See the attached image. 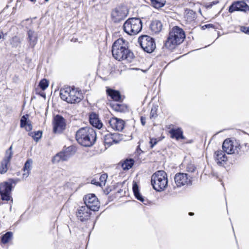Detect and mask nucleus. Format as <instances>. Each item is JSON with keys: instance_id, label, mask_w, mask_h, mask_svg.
<instances>
[{"instance_id": "de8ad7c7", "label": "nucleus", "mask_w": 249, "mask_h": 249, "mask_svg": "<svg viewBox=\"0 0 249 249\" xmlns=\"http://www.w3.org/2000/svg\"><path fill=\"white\" fill-rule=\"evenodd\" d=\"M97 182H98V181H95V180H92L91 181V183H92V184H95V185H96V186H97Z\"/></svg>"}, {"instance_id": "e433bc0d", "label": "nucleus", "mask_w": 249, "mask_h": 249, "mask_svg": "<svg viewBox=\"0 0 249 249\" xmlns=\"http://www.w3.org/2000/svg\"><path fill=\"white\" fill-rule=\"evenodd\" d=\"M157 115L156 108V107L152 108L151 112H150V118L151 119L154 118L156 117Z\"/></svg>"}, {"instance_id": "aec40b11", "label": "nucleus", "mask_w": 249, "mask_h": 249, "mask_svg": "<svg viewBox=\"0 0 249 249\" xmlns=\"http://www.w3.org/2000/svg\"><path fill=\"white\" fill-rule=\"evenodd\" d=\"M33 163V161L31 159H28L25 162L22 169L23 173L22 178L23 179H25L29 177L32 169Z\"/></svg>"}, {"instance_id": "4be33fe9", "label": "nucleus", "mask_w": 249, "mask_h": 249, "mask_svg": "<svg viewBox=\"0 0 249 249\" xmlns=\"http://www.w3.org/2000/svg\"><path fill=\"white\" fill-rule=\"evenodd\" d=\"M214 159L217 164L221 165L223 163L225 162L227 160V158L224 152L221 150H218L214 153Z\"/></svg>"}, {"instance_id": "c9c22d12", "label": "nucleus", "mask_w": 249, "mask_h": 249, "mask_svg": "<svg viewBox=\"0 0 249 249\" xmlns=\"http://www.w3.org/2000/svg\"><path fill=\"white\" fill-rule=\"evenodd\" d=\"M196 167L193 164L189 163L186 167V170L189 172H193L195 171Z\"/></svg>"}, {"instance_id": "9b49d317", "label": "nucleus", "mask_w": 249, "mask_h": 249, "mask_svg": "<svg viewBox=\"0 0 249 249\" xmlns=\"http://www.w3.org/2000/svg\"><path fill=\"white\" fill-rule=\"evenodd\" d=\"M12 189L11 184L8 182L0 184V195L2 200L9 201L12 199Z\"/></svg>"}, {"instance_id": "bb28decb", "label": "nucleus", "mask_w": 249, "mask_h": 249, "mask_svg": "<svg viewBox=\"0 0 249 249\" xmlns=\"http://www.w3.org/2000/svg\"><path fill=\"white\" fill-rule=\"evenodd\" d=\"M162 25L159 20L153 21L150 25L151 31L155 34L159 33L162 29Z\"/></svg>"}, {"instance_id": "3c124183", "label": "nucleus", "mask_w": 249, "mask_h": 249, "mask_svg": "<svg viewBox=\"0 0 249 249\" xmlns=\"http://www.w3.org/2000/svg\"><path fill=\"white\" fill-rule=\"evenodd\" d=\"M49 0H45V1L46 2H47V1H48Z\"/></svg>"}, {"instance_id": "20e7f679", "label": "nucleus", "mask_w": 249, "mask_h": 249, "mask_svg": "<svg viewBox=\"0 0 249 249\" xmlns=\"http://www.w3.org/2000/svg\"><path fill=\"white\" fill-rule=\"evenodd\" d=\"M61 98L70 104L80 102L83 98L82 94L77 89L67 87L61 89L60 91Z\"/></svg>"}, {"instance_id": "a878e982", "label": "nucleus", "mask_w": 249, "mask_h": 249, "mask_svg": "<svg viewBox=\"0 0 249 249\" xmlns=\"http://www.w3.org/2000/svg\"><path fill=\"white\" fill-rule=\"evenodd\" d=\"M107 93L113 100L115 101L121 100V95L119 91L107 89Z\"/></svg>"}, {"instance_id": "6e6552de", "label": "nucleus", "mask_w": 249, "mask_h": 249, "mask_svg": "<svg viewBox=\"0 0 249 249\" xmlns=\"http://www.w3.org/2000/svg\"><path fill=\"white\" fill-rule=\"evenodd\" d=\"M243 147V145H241L236 141L233 142L229 139L225 140L222 145L223 150L228 154H239Z\"/></svg>"}, {"instance_id": "72a5a7b5", "label": "nucleus", "mask_w": 249, "mask_h": 249, "mask_svg": "<svg viewBox=\"0 0 249 249\" xmlns=\"http://www.w3.org/2000/svg\"><path fill=\"white\" fill-rule=\"evenodd\" d=\"M48 81L45 79L41 80L39 84V86L43 90H45L48 87Z\"/></svg>"}, {"instance_id": "b1692460", "label": "nucleus", "mask_w": 249, "mask_h": 249, "mask_svg": "<svg viewBox=\"0 0 249 249\" xmlns=\"http://www.w3.org/2000/svg\"><path fill=\"white\" fill-rule=\"evenodd\" d=\"M133 191L134 194L136 198L142 202L144 204H146L147 200L144 199V198L140 194L139 191V187L137 183L135 182L133 183Z\"/></svg>"}, {"instance_id": "2f4dec72", "label": "nucleus", "mask_w": 249, "mask_h": 249, "mask_svg": "<svg viewBox=\"0 0 249 249\" xmlns=\"http://www.w3.org/2000/svg\"><path fill=\"white\" fill-rule=\"evenodd\" d=\"M107 178V176L106 174H102L99 178V181L97 183V186L101 187L104 186L106 184V182Z\"/></svg>"}, {"instance_id": "f257e3e1", "label": "nucleus", "mask_w": 249, "mask_h": 249, "mask_svg": "<svg viewBox=\"0 0 249 249\" xmlns=\"http://www.w3.org/2000/svg\"><path fill=\"white\" fill-rule=\"evenodd\" d=\"M113 57L118 61L131 63L134 59L133 53L128 49L127 42L122 38L116 40L112 47Z\"/></svg>"}, {"instance_id": "dca6fc26", "label": "nucleus", "mask_w": 249, "mask_h": 249, "mask_svg": "<svg viewBox=\"0 0 249 249\" xmlns=\"http://www.w3.org/2000/svg\"><path fill=\"white\" fill-rule=\"evenodd\" d=\"M91 211L85 205L80 207L77 212V216L78 219L82 222L89 220L91 215Z\"/></svg>"}, {"instance_id": "7ed1b4c3", "label": "nucleus", "mask_w": 249, "mask_h": 249, "mask_svg": "<svg viewBox=\"0 0 249 249\" xmlns=\"http://www.w3.org/2000/svg\"><path fill=\"white\" fill-rule=\"evenodd\" d=\"M185 38L184 31L178 26L173 27L170 32L169 36L164 45L169 50L174 49L176 46L182 43Z\"/></svg>"}, {"instance_id": "f8f14e48", "label": "nucleus", "mask_w": 249, "mask_h": 249, "mask_svg": "<svg viewBox=\"0 0 249 249\" xmlns=\"http://www.w3.org/2000/svg\"><path fill=\"white\" fill-rule=\"evenodd\" d=\"M174 180L178 187L188 185L191 182L190 177L187 174L183 173L176 174L174 177Z\"/></svg>"}, {"instance_id": "f3484780", "label": "nucleus", "mask_w": 249, "mask_h": 249, "mask_svg": "<svg viewBox=\"0 0 249 249\" xmlns=\"http://www.w3.org/2000/svg\"><path fill=\"white\" fill-rule=\"evenodd\" d=\"M249 10V6L243 1H238L233 2L229 7V11L232 13L235 11L246 12Z\"/></svg>"}, {"instance_id": "58836bf2", "label": "nucleus", "mask_w": 249, "mask_h": 249, "mask_svg": "<svg viewBox=\"0 0 249 249\" xmlns=\"http://www.w3.org/2000/svg\"><path fill=\"white\" fill-rule=\"evenodd\" d=\"M240 30L242 32H244L246 33V34L249 35V28L245 27V26H241L240 27Z\"/></svg>"}, {"instance_id": "09e8293b", "label": "nucleus", "mask_w": 249, "mask_h": 249, "mask_svg": "<svg viewBox=\"0 0 249 249\" xmlns=\"http://www.w3.org/2000/svg\"><path fill=\"white\" fill-rule=\"evenodd\" d=\"M189 214L190 215H194V213H192V212L189 213Z\"/></svg>"}, {"instance_id": "a19ab883", "label": "nucleus", "mask_w": 249, "mask_h": 249, "mask_svg": "<svg viewBox=\"0 0 249 249\" xmlns=\"http://www.w3.org/2000/svg\"><path fill=\"white\" fill-rule=\"evenodd\" d=\"M158 141L156 139L151 138L150 141V143L151 144V147L153 148L155 145L157 144Z\"/></svg>"}, {"instance_id": "1a4fd4ad", "label": "nucleus", "mask_w": 249, "mask_h": 249, "mask_svg": "<svg viewBox=\"0 0 249 249\" xmlns=\"http://www.w3.org/2000/svg\"><path fill=\"white\" fill-rule=\"evenodd\" d=\"M128 11L124 6H118L113 9L111 12V18L113 22L119 23L127 17Z\"/></svg>"}, {"instance_id": "a211bd4d", "label": "nucleus", "mask_w": 249, "mask_h": 249, "mask_svg": "<svg viewBox=\"0 0 249 249\" xmlns=\"http://www.w3.org/2000/svg\"><path fill=\"white\" fill-rule=\"evenodd\" d=\"M109 124L111 127L117 131H121L123 129L124 125V121L117 118H112L109 121Z\"/></svg>"}, {"instance_id": "c03bdc74", "label": "nucleus", "mask_w": 249, "mask_h": 249, "mask_svg": "<svg viewBox=\"0 0 249 249\" xmlns=\"http://www.w3.org/2000/svg\"><path fill=\"white\" fill-rule=\"evenodd\" d=\"M145 120H146V118L145 117H141V123H142V125H145V124L146 123Z\"/></svg>"}, {"instance_id": "393cba45", "label": "nucleus", "mask_w": 249, "mask_h": 249, "mask_svg": "<svg viewBox=\"0 0 249 249\" xmlns=\"http://www.w3.org/2000/svg\"><path fill=\"white\" fill-rule=\"evenodd\" d=\"M28 40L30 45L32 48H34L37 41V34L32 30H29L28 33Z\"/></svg>"}, {"instance_id": "c85d7f7f", "label": "nucleus", "mask_w": 249, "mask_h": 249, "mask_svg": "<svg viewBox=\"0 0 249 249\" xmlns=\"http://www.w3.org/2000/svg\"><path fill=\"white\" fill-rule=\"evenodd\" d=\"M13 233L12 232H7L3 234L1 237V241L2 243H7L12 238Z\"/></svg>"}, {"instance_id": "a18cd8bd", "label": "nucleus", "mask_w": 249, "mask_h": 249, "mask_svg": "<svg viewBox=\"0 0 249 249\" xmlns=\"http://www.w3.org/2000/svg\"><path fill=\"white\" fill-rule=\"evenodd\" d=\"M193 15L194 14V12H193V11L192 10H189L188 11V12L187 13V14H186V16H188V15Z\"/></svg>"}, {"instance_id": "7c9ffc66", "label": "nucleus", "mask_w": 249, "mask_h": 249, "mask_svg": "<svg viewBox=\"0 0 249 249\" xmlns=\"http://www.w3.org/2000/svg\"><path fill=\"white\" fill-rule=\"evenodd\" d=\"M29 135L32 137L36 142H37L42 136V132L40 131L31 132L29 133Z\"/></svg>"}, {"instance_id": "ea45409f", "label": "nucleus", "mask_w": 249, "mask_h": 249, "mask_svg": "<svg viewBox=\"0 0 249 249\" xmlns=\"http://www.w3.org/2000/svg\"><path fill=\"white\" fill-rule=\"evenodd\" d=\"M24 128L27 131H30L31 130H32L33 127L31 122H27V124H26V125H25Z\"/></svg>"}, {"instance_id": "473e14b6", "label": "nucleus", "mask_w": 249, "mask_h": 249, "mask_svg": "<svg viewBox=\"0 0 249 249\" xmlns=\"http://www.w3.org/2000/svg\"><path fill=\"white\" fill-rule=\"evenodd\" d=\"M112 107L114 110L118 112H123L125 109V107L124 105L119 103L112 104Z\"/></svg>"}, {"instance_id": "0eeeda50", "label": "nucleus", "mask_w": 249, "mask_h": 249, "mask_svg": "<svg viewBox=\"0 0 249 249\" xmlns=\"http://www.w3.org/2000/svg\"><path fill=\"white\" fill-rule=\"evenodd\" d=\"M138 41L142 48L148 53H152L156 48L155 40L150 36H142L139 38Z\"/></svg>"}, {"instance_id": "cd10ccee", "label": "nucleus", "mask_w": 249, "mask_h": 249, "mask_svg": "<svg viewBox=\"0 0 249 249\" xmlns=\"http://www.w3.org/2000/svg\"><path fill=\"white\" fill-rule=\"evenodd\" d=\"M164 0H151L152 5L156 8H160L163 6L165 4Z\"/></svg>"}, {"instance_id": "412c9836", "label": "nucleus", "mask_w": 249, "mask_h": 249, "mask_svg": "<svg viewBox=\"0 0 249 249\" xmlns=\"http://www.w3.org/2000/svg\"><path fill=\"white\" fill-rule=\"evenodd\" d=\"M90 124L94 127L100 129L102 127V123L99 119L98 116L95 113H91L89 115Z\"/></svg>"}, {"instance_id": "49530a36", "label": "nucleus", "mask_w": 249, "mask_h": 249, "mask_svg": "<svg viewBox=\"0 0 249 249\" xmlns=\"http://www.w3.org/2000/svg\"><path fill=\"white\" fill-rule=\"evenodd\" d=\"M2 38H4V34L1 31H0V39Z\"/></svg>"}, {"instance_id": "5701e85b", "label": "nucleus", "mask_w": 249, "mask_h": 249, "mask_svg": "<svg viewBox=\"0 0 249 249\" xmlns=\"http://www.w3.org/2000/svg\"><path fill=\"white\" fill-rule=\"evenodd\" d=\"M169 133L171 135V137L173 139H176L178 140L180 139H184V137L183 136V131L180 128H172L170 131Z\"/></svg>"}, {"instance_id": "603ef678", "label": "nucleus", "mask_w": 249, "mask_h": 249, "mask_svg": "<svg viewBox=\"0 0 249 249\" xmlns=\"http://www.w3.org/2000/svg\"><path fill=\"white\" fill-rule=\"evenodd\" d=\"M247 143H246V144H245V146L246 147V146H247Z\"/></svg>"}, {"instance_id": "4c0bfd02", "label": "nucleus", "mask_w": 249, "mask_h": 249, "mask_svg": "<svg viewBox=\"0 0 249 249\" xmlns=\"http://www.w3.org/2000/svg\"><path fill=\"white\" fill-rule=\"evenodd\" d=\"M19 42H20L19 39L18 37L15 36V37H13L12 41H11V43L13 45L16 46V45H18V44L19 43Z\"/></svg>"}, {"instance_id": "f704fd0d", "label": "nucleus", "mask_w": 249, "mask_h": 249, "mask_svg": "<svg viewBox=\"0 0 249 249\" xmlns=\"http://www.w3.org/2000/svg\"><path fill=\"white\" fill-rule=\"evenodd\" d=\"M28 118V115H23L21 119H20V127H24L25 125H26V124H27V122H30L29 121H27Z\"/></svg>"}, {"instance_id": "79ce46f5", "label": "nucleus", "mask_w": 249, "mask_h": 249, "mask_svg": "<svg viewBox=\"0 0 249 249\" xmlns=\"http://www.w3.org/2000/svg\"><path fill=\"white\" fill-rule=\"evenodd\" d=\"M218 3V1H214L210 3L207 6L208 8H211L213 5L216 4Z\"/></svg>"}, {"instance_id": "2eb2a0df", "label": "nucleus", "mask_w": 249, "mask_h": 249, "mask_svg": "<svg viewBox=\"0 0 249 249\" xmlns=\"http://www.w3.org/2000/svg\"><path fill=\"white\" fill-rule=\"evenodd\" d=\"M66 123L65 119L61 116L57 115L53 119V132L60 133L65 129Z\"/></svg>"}, {"instance_id": "8fccbe9b", "label": "nucleus", "mask_w": 249, "mask_h": 249, "mask_svg": "<svg viewBox=\"0 0 249 249\" xmlns=\"http://www.w3.org/2000/svg\"><path fill=\"white\" fill-rule=\"evenodd\" d=\"M210 26V24H209V25H205V27H207V26Z\"/></svg>"}, {"instance_id": "6ab92c4d", "label": "nucleus", "mask_w": 249, "mask_h": 249, "mask_svg": "<svg viewBox=\"0 0 249 249\" xmlns=\"http://www.w3.org/2000/svg\"><path fill=\"white\" fill-rule=\"evenodd\" d=\"M71 157V154L68 151L60 152L56 154L52 159L53 163H57L61 161L67 160Z\"/></svg>"}, {"instance_id": "4468645a", "label": "nucleus", "mask_w": 249, "mask_h": 249, "mask_svg": "<svg viewBox=\"0 0 249 249\" xmlns=\"http://www.w3.org/2000/svg\"><path fill=\"white\" fill-rule=\"evenodd\" d=\"M12 149V147L11 146L9 149L6 150L5 157L1 161L0 165V173L1 174L5 173L8 170V165L10 163L13 155Z\"/></svg>"}, {"instance_id": "9d476101", "label": "nucleus", "mask_w": 249, "mask_h": 249, "mask_svg": "<svg viewBox=\"0 0 249 249\" xmlns=\"http://www.w3.org/2000/svg\"><path fill=\"white\" fill-rule=\"evenodd\" d=\"M85 206L92 211H97L100 208V202L94 194H89L84 198Z\"/></svg>"}, {"instance_id": "ddd939ff", "label": "nucleus", "mask_w": 249, "mask_h": 249, "mask_svg": "<svg viewBox=\"0 0 249 249\" xmlns=\"http://www.w3.org/2000/svg\"><path fill=\"white\" fill-rule=\"evenodd\" d=\"M105 145L110 146L113 144L119 142L122 139V136L118 133H107L104 136Z\"/></svg>"}, {"instance_id": "423d86ee", "label": "nucleus", "mask_w": 249, "mask_h": 249, "mask_svg": "<svg viewBox=\"0 0 249 249\" xmlns=\"http://www.w3.org/2000/svg\"><path fill=\"white\" fill-rule=\"evenodd\" d=\"M123 28L127 34L135 35L142 30V22L139 18H129L124 24Z\"/></svg>"}, {"instance_id": "37998d69", "label": "nucleus", "mask_w": 249, "mask_h": 249, "mask_svg": "<svg viewBox=\"0 0 249 249\" xmlns=\"http://www.w3.org/2000/svg\"><path fill=\"white\" fill-rule=\"evenodd\" d=\"M10 182H9V183H11V184L12 183L16 184L19 181V179L17 178V179H12L10 180Z\"/></svg>"}, {"instance_id": "39448f33", "label": "nucleus", "mask_w": 249, "mask_h": 249, "mask_svg": "<svg viewBox=\"0 0 249 249\" xmlns=\"http://www.w3.org/2000/svg\"><path fill=\"white\" fill-rule=\"evenodd\" d=\"M151 184L156 191H163L167 186V176L165 172L162 170L158 171L151 177Z\"/></svg>"}, {"instance_id": "f03ea898", "label": "nucleus", "mask_w": 249, "mask_h": 249, "mask_svg": "<svg viewBox=\"0 0 249 249\" xmlns=\"http://www.w3.org/2000/svg\"><path fill=\"white\" fill-rule=\"evenodd\" d=\"M76 140L80 144L84 146H91L96 141V132L90 127H82L76 132Z\"/></svg>"}, {"instance_id": "c756f323", "label": "nucleus", "mask_w": 249, "mask_h": 249, "mask_svg": "<svg viewBox=\"0 0 249 249\" xmlns=\"http://www.w3.org/2000/svg\"><path fill=\"white\" fill-rule=\"evenodd\" d=\"M134 164V160L132 159L126 160L123 163L122 166L124 170H128L132 167Z\"/></svg>"}]
</instances>
